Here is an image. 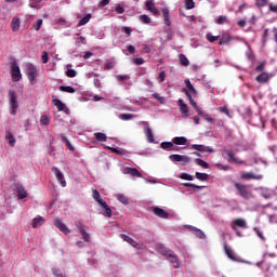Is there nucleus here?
Wrapping results in <instances>:
<instances>
[{
  "label": "nucleus",
  "instance_id": "nucleus-8",
  "mask_svg": "<svg viewBox=\"0 0 277 277\" xmlns=\"http://www.w3.org/2000/svg\"><path fill=\"white\" fill-rule=\"evenodd\" d=\"M193 150H198V153H215V149L211 146H205V145H198V144H193L190 146Z\"/></svg>",
  "mask_w": 277,
  "mask_h": 277
},
{
  "label": "nucleus",
  "instance_id": "nucleus-21",
  "mask_svg": "<svg viewBox=\"0 0 277 277\" xmlns=\"http://www.w3.org/2000/svg\"><path fill=\"white\" fill-rule=\"evenodd\" d=\"M100 207H102V209H104L103 215L105 217H111V215H113L111 208H109V206L107 205V201H104Z\"/></svg>",
  "mask_w": 277,
  "mask_h": 277
},
{
  "label": "nucleus",
  "instance_id": "nucleus-13",
  "mask_svg": "<svg viewBox=\"0 0 277 277\" xmlns=\"http://www.w3.org/2000/svg\"><path fill=\"white\" fill-rule=\"evenodd\" d=\"M120 238L126 241L127 243H129L130 246H132V248H138L140 249V243H137V241H135L133 238L129 237L127 234H121Z\"/></svg>",
  "mask_w": 277,
  "mask_h": 277
},
{
  "label": "nucleus",
  "instance_id": "nucleus-34",
  "mask_svg": "<svg viewBox=\"0 0 277 277\" xmlns=\"http://www.w3.org/2000/svg\"><path fill=\"white\" fill-rule=\"evenodd\" d=\"M58 90H60V92H67V94H75V92H77V90H75V88L64 87V85L58 87Z\"/></svg>",
  "mask_w": 277,
  "mask_h": 277
},
{
  "label": "nucleus",
  "instance_id": "nucleus-57",
  "mask_svg": "<svg viewBox=\"0 0 277 277\" xmlns=\"http://www.w3.org/2000/svg\"><path fill=\"white\" fill-rule=\"evenodd\" d=\"M76 227L78 228L79 233L85 230V225L81 221L76 222Z\"/></svg>",
  "mask_w": 277,
  "mask_h": 277
},
{
  "label": "nucleus",
  "instance_id": "nucleus-30",
  "mask_svg": "<svg viewBox=\"0 0 277 277\" xmlns=\"http://www.w3.org/2000/svg\"><path fill=\"white\" fill-rule=\"evenodd\" d=\"M225 253L232 261H237V256H235V252H233V249L230 247L226 246L224 247Z\"/></svg>",
  "mask_w": 277,
  "mask_h": 277
},
{
  "label": "nucleus",
  "instance_id": "nucleus-63",
  "mask_svg": "<svg viewBox=\"0 0 277 277\" xmlns=\"http://www.w3.org/2000/svg\"><path fill=\"white\" fill-rule=\"evenodd\" d=\"M134 64L136 66H142V64H144V58L142 57L134 58Z\"/></svg>",
  "mask_w": 277,
  "mask_h": 277
},
{
  "label": "nucleus",
  "instance_id": "nucleus-31",
  "mask_svg": "<svg viewBox=\"0 0 277 277\" xmlns=\"http://www.w3.org/2000/svg\"><path fill=\"white\" fill-rule=\"evenodd\" d=\"M145 135H146L147 142H149V144H153V142H155V135L153 134V129L150 127L147 128Z\"/></svg>",
  "mask_w": 277,
  "mask_h": 277
},
{
  "label": "nucleus",
  "instance_id": "nucleus-17",
  "mask_svg": "<svg viewBox=\"0 0 277 277\" xmlns=\"http://www.w3.org/2000/svg\"><path fill=\"white\" fill-rule=\"evenodd\" d=\"M145 5L147 10L151 12V14H154V16H157V14H159V10H157V8L155 6V2H153V0H147Z\"/></svg>",
  "mask_w": 277,
  "mask_h": 277
},
{
  "label": "nucleus",
  "instance_id": "nucleus-52",
  "mask_svg": "<svg viewBox=\"0 0 277 277\" xmlns=\"http://www.w3.org/2000/svg\"><path fill=\"white\" fill-rule=\"evenodd\" d=\"M140 21H141V23H144L145 25H149L150 17L148 15H141Z\"/></svg>",
  "mask_w": 277,
  "mask_h": 277
},
{
  "label": "nucleus",
  "instance_id": "nucleus-64",
  "mask_svg": "<svg viewBox=\"0 0 277 277\" xmlns=\"http://www.w3.org/2000/svg\"><path fill=\"white\" fill-rule=\"evenodd\" d=\"M115 12H117V14H124V8L117 5L115 8Z\"/></svg>",
  "mask_w": 277,
  "mask_h": 277
},
{
  "label": "nucleus",
  "instance_id": "nucleus-33",
  "mask_svg": "<svg viewBox=\"0 0 277 277\" xmlns=\"http://www.w3.org/2000/svg\"><path fill=\"white\" fill-rule=\"evenodd\" d=\"M160 148H162V150H172V148H174V143L173 142H162L160 144Z\"/></svg>",
  "mask_w": 277,
  "mask_h": 277
},
{
  "label": "nucleus",
  "instance_id": "nucleus-55",
  "mask_svg": "<svg viewBox=\"0 0 277 277\" xmlns=\"http://www.w3.org/2000/svg\"><path fill=\"white\" fill-rule=\"evenodd\" d=\"M227 22H228V17H226V16H220V17L215 21L216 25H224V23H227Z\"/></svg>",
  "mask_w": 277,
  "mask_h": 277
},
{
  "label": "nucleus",
  "instance_id": "nucleus-14",
  "mask_svg": "<svg viewBox=\"0 0 277 277\" xmlns=\"http://www.w3.org/2000/svg\"><path fill=\"white\" fill-rule=\"evenodd\" d=\"M188 230H190V233L193 235H195L196 237H198V239H205L206 235L205 232H202L201 229L194 227L192 225L188 226Z\"/></svg>",
  "mask_w": 277,
  "mask_h": 277
},
{
  "label": "nucleus",
  "instance_id": "nucleus-47",
  "mask_svg": "<svg viewBox=\"0 0 277 277\" xmlns=\"http://www.w3.org/2000/svg\"><path fill=\"white\" fill-rule=\"evenodd\" d=\"M52 274L54 277H64V273H62V269H60L58 267H53Z\"/></svg>",
  "mask_w": 277,
  "mask_h": 277
},
{
  "label": "nucleus",
  "instance_id": "nucleus-42",
  "mask_svg": "<svg viewBox=\"0 0 277 277\" xmlns=\"http://www.w3.org/2000/svg\"><path fill=\"white\" fill-rule=\"evenodd\" d=\"M228 42H230V37L228 35H222L219 44H228Z\"/></svg>",
  "mask_w": 277,
  "mask_h": 277
},
{
  "label": "nucleus",
  "instance_id": "nucleus-51",
  "mask_svg": "<svg viewBox=\"0 0 277 277\" xmlns=\"http://www.w3.org/2000/svg\"><path fill=\"white\" fill-rule=\"evenodd\" d=\"M42 28V18L37 19V22L34 24V29L36 31H40V29Z\"/></svg>",
  "mask_w": 277,
  "mask_h": 277
},
{
  "label": "nucleus",
  "instance_id": "nucleus-36",
  "mask_svg": "<svg viewBox=\"0 0 277 277\" xmlns=\"http://www.w3.org/2000/svg\"><path fill=\"white\" fill-rule=\"evenodd\" d=\"M247 57L249 62H251V66H254V62L256 60V56L254 55V52L249 48V51L247 52Z\"/></svg>",
  "mask_w": 277,
  "mask_h": 277
},
{
  "label": "nucleus",
  "instance_id": "nucleus-15",
  "mask_svg": "<svg viewBox=\"0 0 277 277\" xmlns=\"http://www.w3.org/2000/svg\"><path fill=\"white\" fill-rule=\"evenodd\" d=\"M243 179L247 181H261L263 179L262 174H254L252 172H247L243 174Z\"/></svg>",
  "mask_w": 277,
  "mask_h": 277
},
{
  "label": "nucleus",
  "instance_id": "nucleus-20",
  "mask_svg": "<svg viewBox=\"0 0 277 277\" xmlns=\"http://www.w3.org/2000/svg\"><path fill=\"white\" fill-rule=\"evenodd\" d=\"M172 143L176 144V146H185L187 144V137L185 136H175L172 138Z\"/></svg>",
  "mask_w": 277,
  "mask_h": 277
},
{
  "label": "nucleus",
  "instance_id": "nucleus-7",
  "mask_svg": "<svg viewBox=\"0 0 277 277\" xmlns=\"http://www.w3.org/2000/svg\"><path fill=\"white\" fill-rule=\"evenodd\" d=\"M52 172L55 174L58 183H61V187H66V179H64V173H62L57 167H53Z\"/></svg>",
  "mask_w": 277,
  "mask_h": 277
},
{
  "label": "nucleus",
  "instance_id": "nucleus-5",
  "mask_svg": "<svg viewBox=\"0 0 277 277\" xmlns=\"http://www.w3.org/2000/svg\"><path fill=\"white\" fill-rule=\"evenodd\" d=\"M15 192L17 194L18 200H25L27 198V190H25V186L21 182H17L15 185Z\"/></svg>",
  "mask_w": 277,
  "mask_h": 277
},
{
  "label": "nucleus",
  "instance_id": "nucleus-43",
  "mask_svg": "<svg viewBox=\"0 0 277 277\" xmlns=\"http://www.w3.org/2000/svg\"><path fill=\"white\" fill-rule=\"evenodd\" d=\"M206 39L208 40V42H215L220 40V36H213L211 32H208L206 35Z\"/></svg>",
  "mask_w": 277,
  "mask_h": 277
},
{
  "label": "nucleus",
  "instance_id": "nucleus-16",
  "mask_svg": "<svg viewBox=\"0 0 277 277\" xmlns=\"http://www.w3.org/2000/svg\"><path fill=\"white\" fill-rule=\"evenodd\" d=\"M233 229L237 233L238 237H241V234L238 232V228H243V220L237 219L233 222Z\"/></svg>",
  "mask_w": 277,
  "mask_h": 277
},
{
  "label": "nucleus",
  "instance_id": "nucleus-44",
  "mask_svg": "<svg viewBox=\"0 0 277 277\" xmlns=\"http://www.w3.org/2000/svg\"><path fill=\"white\" fill-rule=\"evenodd\" d=\"M201 118H203V120H206V122H209L210 124H213L215 122V119L211 118L209 116V114H205V113H201Z\"/></svg>",
  "mask_w": 277,
  "mask_h": 277
},
{
  "label": "nucleus",
  "instance_id": "nucleus-48",
  "mask_svg": "<svg viewBox=\"0 0 277 277\" xmlns=\"http://www.w3.org/2000/svg\"><path fill=\"white\" fill-rule=\"evenodd\" d=\"M180 179L183 181H194V176L185 172L180 173Z\"/></svg>",
  "mask_w": 277,
  "mask_h": 277
},
{
  "label": "nucleus",
  "instance_id": "nucleus-25",
  "mask_svg": "<svg viewBox=\"0 0 277 277\" xmlns=\"http://www.w3.org/2000/svg\"><path fill=\"white\" fill-rule=\"evenodd\" d=\"M92 198L100 206L105 202V200H103V198H101V193H98V190H96V189H92Z\"/></svg>",
  "mask_w": 277,
  "mask_h": 277
},
{
  "label": "nucleus",
  "instance_id": "nucleus-41",
  "mask_svg": "<svg viewBox=\"0 0 277 277\" xmlns=\"http://www.w3.org/2000/svg\"><path fill=\"white\" fill-rule=\"evenodd\" d=\"M195 163H197V166H200L201 168H205L206 170L209 169V164L207 163V161L200 158H196Z\"/></svg>",
  "mask_w": 277,
  "mask_h": 277
},
{
  "label": "nucleus",
  "instance_id": "nucleus-62",
  "mask_svg": "<svg viewBox=\"0 0 277 277\" xmlns=\"http://www.w3.org/2000/svg\"><path fill=\"white\" fill-rule=\"evenodd\" d=\"M106 5H109V0H102L98 3V8H101V10H103V8H105Z\"/></svg>",
  "mask_w": 277,
  "mask_h": 277
},
{
  "label": "nucleus",
  "instance_id": "nucleus-61",
  "mask_svg": "<svg viewBox=\"0 0 277 277\" xmlns=\"http://www.w3.org/2000/svg\"><path fill=\"white\" fill-rule=\"evenodd\" d=\"M116 79H117V81H127L128 79H131V77H129V76H122V75H118V76H116Z\"/></svg>",
  "mask_w": 277,
  "mask_h": 277
},
{
  "label": "nucleus",
  "instance_id": "nucleus-4",
  "mask_svg": "<svg viewBox=\"0 0 277 277\" xmlns=\"http://www.w3.org/2000/svg\"><path fill=\"white\" fill-rule=\"evenodd\" d=\"M170 161H173V163H182V166H185L192 161V158L187 155H179L173 154L169 156Z\"/></svg>",
  "mask_w": 277,
  "mask_h": 277
},
{
  "label": "nucleus",
  "instance_id": "nucleus-19",
  "mask_svg": "<svg viewBox=\"0 0 277 277\" xmlns=\"http://www.w3.org/2000/svg\"><path fill=\"white\" fill-rule=\"evenodd\" d=\"M255 81H258V83H267V81H269V74L267 71L260 74L255 78Z\"/></svg>",
  "mask_w": 277,
  "mask_h": 277
},
{
  "label": "nucleus",
  "instance_id": "nucleus-6",
  "mask_svg": "<svg viewBox=\"0 0 277 277\" xmlns=\"http://www.w3.org/2000/svg\"><path fill=\"white\" fill-rule=\"evenodd\" d=\"M183 92L186 94L192 107L197 111L198 116H202V110L200 109V107H198V104H196L194 97H192V93H189L187 89H183Z\"/></svg>",
  "mask_w": 277,
  "mask_h": 277
},
{
  "label": "nucleus",
  "instance_id": "nucleus-28",
  "mask_svg": "<svg viewBox=\"0 0 277 277\" xmlns=\"http://www.w3.org/2000/svg\"><path fill=\"white\" fill-rule=\"evenodd\" d=\"M44 224V217L38 216L32 220V228H40Z\"/></svg>",
  "mask_w": 277,
  "mask_h": 277
},
{
  "label": "nucleus",
  "instance_id": "nucleus-40",
  "mask_svg": "<svg viewBox=\"0 0 277 277\" xmlns=\"http://www.w3.org/2000/svg\"><path fill=\"white\" fill-rule=\"evenodd\" d=\"M180 63L182 66H189V60L185 54H180Z\"/></svg>",
  "mask_w": 277,
  "mask_h": 277
},
{
  "label": "nucleus",
  "instance_id": "nucleus-37",
  "mask_svg": "<svg viewBox=\"0 0 277 277\" xmlns=\"http://www.w3.org/2000/svg\"><path fill=\"white\" fill-rule=\"evenodd\" d=\"M195 176L198 181H209V174L196 172Z\"/></svg>",
  "mask_w": 277,
  "mask_h": 277
},
{
  "label": "nucleus",
  "instance_id": "nucleus-10",
  "mask_svg": "<svg viewBox=\"0 0 277 277\" xmlns=\"http://www.w3.org/2000/svg\"><path fill=\"white\" fill-rule=\"evenodd\" d=\"M54 226H56V228L64 235L70 234V228H68V226H66L60 219L54 220Z\"/></svg>",
  "mask_w": 277,
  "mask_h": 277
},
{
  "label": "nucleus",
  "instance_id": "nucleus-1",
  "mask_svg": "<svg viewBox=\"0 0 277 277\" xmlns=\"http://www.w3.org/2000/svg\"><path fill=\"white\" fill-rule=\"evenodd\" d=\"M39 72H40V70L38 69V67H36V65H34L31 63H27L26 76L31 85H36V83H38Z\"/></svg>",
  "mask_w": 277,
  "mask_h": 277
},
{
  "label": "nucleus",
  "instance_id": "nucleus-60",
  "mask_svg": "<svg viewBox=\"0 0 277 277\" xmlns=\"http://www.w3.org/2000/svg\"><path fill=\"white\" fill-rule=\"evenodd\" d=\"M158 81H159V83H163V81H166V71L164 70L159 72Z\"/></svg>",
  "mask_w": 277,
  "mask_h": 277
},
{
  "label": "nucleus",
  "instance_id": "nucleus-9",
  "mask_svg": "<svg viewBox=\"0 0 277 277\" xmlns=\"http://www.w3.org/2000/svg\"><path fill=\"white\" fill-rule=\"evenodd\" d=\"M224 154L226 155L227 161L229 163H238V164L243 163L242 160H239V158L235 157V153L233 150L227 149V150L224 151Z\"/></svg>",
  "mask_w": 277,
  "mask_h": 277
},
{
  "label": "nucleus",
  "instance_id": "nucleus-11",
  "mask_svg": "<svg viewBox=\"0 0 277 277\" xmlns=\"http://www.w3.org/2000/svg\"><path fill=\"white\" fill-rule=\"evenodd\" d=\"M153 213L157 215V217H161L162 220H168L170 217V213L166 212V210L159 207H153Z\"/></svg>",
  "mask_w": 277,
  "mask_h": 277
},
{
  "label": "nucleus",
  "instance_id": "nucleus-59",
  "mask_svg": "<svg viewBox=\"0 0 277 277\" xmlns=\"http://www.w3.org/2000/svg\"><path fill=\"white\" fill-rule=\"evenodd\" d=\"M120 120H131L133 118V115L131 114H121L119 115Z\"/></svg>",
  "mask_w": 277,
  "mask_h": 277
},
{
  "label": "nucleus",
  "instance_id": "nucleus-24",
  "mask_svg": "<svg viewBox=\"0 0 277 277\" xmlns=\"http://www.w3.org/2000/svg\"><path fill=\"white\" fill-rule=\"evenodd\" d=\"M177 104H179L181 114H189V107L186 105L185 101L180 98L177 101Z\"/></svg>",
  "mask_w": 277,
  "mask_h": 277
},
{
  "label": "nucleus",
  "instance_id": "nucleus-35",
  "mask_svg": "<svg viewBox=\"0 0 277 277\" xmlns=\"http://www.w3.org/2000/svg\"><path fill=\"white\" fill-rule=\"evenodd\" d=\"M90 18H92V14H87L84 17H82L79 23H78V27H81L83 25H88V23H90Z\"/></svg>",
  "mask_w": 277,
  "mask_h": 277
},
{
  "label": "nucleus",
  "instance_id": "nucleus-3",
  "mask_svg": "<svg viewBox=\"0 0 277 277\" xmlns=\"http://www.w3.org/2000/svg\"><path fill=\"white\" fill-rule=\"evenodd\" d=\"M9 105L12 108L11 115L16 116V109H18V96H16V92L10 90L8 93Z\"/></svg>",
  "mask_w": 277,
  "mask_h": 277
},
{
  "label": "nucleus",
  "instance_id": "nucleus-39",
  "mask_svg": "<svg viewBox=\"0 0 277 277\" xmlns=\"http://www.w3.org/2000/svg\"><path fill=\"white\" fill-rule=\"evenodd\" d=\"M80 235H81L83 241H85L87 243H90V241H92L90 234L88 232H85V229L80 232Z\"/></svg>",
  "mask_w": 277,
  "mask_h": 277
},
{
  "label": "nucleus",
  "instance_id": "nucleus-58",
  "mask_svg": "<svg viewBox=\"0 0 277 277\" xmlns=\"http://www.w3.org/2000/svg\"><path fill=\"white\" fill-rule=\"evenodd\" d=\"M41 60H42L43 64H49V53L43 51L42 54H41Z\"/></svg>",
  "mask_w": 277,
  "mask_h": 277
},
{
  "label": "nucleus",
  "instance_id": "nucleus-18",
  "mask_svg": "<svg viewBox=\"0 0 277 277\" xmlns=\"http://www.w3.org/2000/svg\"><path fill=\"white\" fill-rule=\"evenodd\" d=\"M5 140H6L8 144H9V146L14 148V146L16 144V138L14 137V134H12V132L5 131Z\"/></svg>",
  "mask_w": 277,
  "mask_h": 277
},
{
  "label": "nucleus",
  "instance_id": "nucleus-32",
  "mask_svg": "<svg viewBox=\"0 0 277 277\" xmlns=\"http://www.w3.org/2000/svg\"><path fill=\"white\" fill-rule=\"evenodd\" d=\"M94 137L97 140V142H107V134L103 132H95Z\"/></svg>",
  "mask_w": 277,
  "mask_h": 277
},
{
  "label": "nucleus",
  "instance_id": "nucleus-29",
  "mask_svg": "<svg viewBox=\"0 0 277 277\" xmlns=\"http://www.w3.org/2000/svg\"><path fill=\"white\" fill-rule=\"evenodd\" d=\"M11 27L13 31H18V29H21V19H18V17H13L11 22Z\"/></svg>",
  "mask_w": 277,
  "mask_h": 277
},
{
  "label": "nucleus",
  "instance_id": "nucleus-38",
  "mask_svg": "<svg viewBox=\"0 0 277 277\" xmlns=\"http://www.w3.org/2000/svg\"><path fill=\"white\" fill-rule=\"evenodd\" d=\"M116 198L119 200V202H121V205H129V198H127V196L123 194H118Z\"/></svg>",
  "mask_w": 277,
  "mask_h": 277
},
{
  "label": "nucleus",
  "instance_id": "nucleus-2",
  "mask_svg": "<svg viewBox=\"0 0 277 277\" xmlns=\"http://www.w3.org/2000/svg\"><path fill=\"white\" fill-rule=\"evenodd\" d=\"M11 79L15 83L18 82L21 79H23V74L21 72V67L18 66V63L16 61L11 62Z\"/></svg>",
  "mask_w": 277,
  "mask_h": 277
},
{
  "label": "nucleus",
  "instance_id": "nucleus-53",
  "mask_svg": "<svg viewBox=\"0 0 277 277\" xmlns=\"http://www.w3.org/2000/svg\"><path fill=\"white\" fill-rule=\"evenodd\" d=\"M195 3L194 0H185L186 10H194Z\"/></svg>",
  "mask_w": 277,
  "mask_h": 277
},
{
  "label": "nucleus",
  "instance_id": "nucleus-46",
  "mask_svg": "<svg viewBox=\"0 0 277 277\" xmlns=\"http://www.w3.org/2000/svg\"><path fill=\"white\" fill-rule=\"evenodd\" d=\"M51 122V118H49V116L43 115L40 118V123L43 124L44 127L49 126V123Z\"/></svg>",
  "mask_w": 277,
  "mask_h": 277
},
{
  "label": "nucleus",
  "instance_id": "nucleus-56",
  "mask_svg": "<svg viewBox=\"0 0 277 277\" xmlns=\"http://www.w3.org/2000/svg\"><path fill=\"white\" fill-rule=\"evenodd\" d=\"M266 62L264 61V62H262L260 65H258L256 67H255V70L258 71V72H263L264 70H265V66H266Z\"/></svg>",
  "mask_w": 277,
  "mask_h": 277
},
{
  "label": "nucleus",
  "instance_id": "nucleus-54",
  "mask_svg": "<svg viewBox=\"0 0 277 277\" xmlns=\"http://www.w3.org/2000/svg\"><path fill=\"white\" fill-rule=\"evenodd\" d=\"M183 185H184V187H192L193 189H195V192L198 190V189H202V186H198V185L193 184V183H184Z\"/></svg>",
  "mask_w": 277,
  "mask_h": 277
},
{
  "label": "nucleus",
  "instance_id": "nucleus-45",
  "mask_svg": "<svg viewBox=\"0 0 277 277\" xmlns=\"http://www.w3.org/2000/svg\"><path fill=\"white\" fill-rule=\"evenodd\" d=\"M151 96H153V98L158 101V103H160L161 105H163V103H166V97L161 96L159 93H153Z\"/></svg>",
  "mask_w": 277,
  "mask_h": 277
},
{
  "label": "nucleus",
  "instance_id": "nucleus-22",
  "mask_svg": "<svg viewBox=\"0 0 277 277\" xmlns=\"http://www.w3.org/2000/svg\"><path fill=\"white\" fill-rule=\"evenodd\" d=\"M126 172L127 174H130V176H136V179H142V173L135 168H127Z\"/></svg>",
  "mask_w": 277,
  "mask_h": 277
},
{
  "label": "nucleus",
  "instance_id": "nucleus-49",
  "mask_svg": "<svg viewBox=\"0 0 277 277\" xmlns=\"http://www.w3.org/2000/svg\"><path fill=\"white\" fill-rule=\"evenodd\" d=\"M169 260L171 263H173V267H179V259L176 255L169 254Z\"/></svg>",
  "mask_w": 277,
  "mask_h": 277
},
{
  "label": "nucleus",
  "instance_id": "nucleus-27",
  "mask_svg": "<svg viewBox=\"0 0 277 277\" xmlns=\"http://www.w3.org/2000/svg\"><path fill=\"white\" fill-rule=\"evenodd\" d=\"M53 105L58 109V111H64L66 109V104H64L61 100L54 98L52 101Z\"/></svg>",
  "mask_w": 277,
  "mask_h": 277
},
{
  "label": "nucleus",
  "instance_id": "nucleus-50",
  "mask_svg": "<svg viewBox=\"0 0 277 277\" xmlns=\"http://www.w3.org/2000/svg\"><path fill=\"white\" fill-rule=\"evenodd\" d=\"M66 77H69L70 79H75V77H77V70L68 68L66 71Z\"/></svg>",
  "mask_w": 277,
  "mask_h": 277
},
{
  "label": "nucleus",
  "instance_id": "nucleus-23",
  "mask_svg": "<svg viewBox=\"0 0 277 277\" xmlns=\"http://www.w3.org/2000/svg\"><path fill=\"white\" fill-rule=\"evenodd\" d=\"M162 16L164 18V25H167V27H170V25H172V22H170V10H168V8L162 9Z\"/></svg>",
  "mask_w": 277,
  "mask_h": 277
},
{
  "label": "nucleus",
  "instance_id": "nucleus-12",
  "mask_svg": "<svg viewBox=\"0 0 277 277\" xmlns=\"http://www.w3.org/2000/svg\"><path fill=\"white\" fill-rule=\"evenodd\" d=\"M184 83L187 88L186 92H189L192 97L196 98V96H198V91L196 90V88H194V84H192V81H189V79H186L184 80Z\"/></svg>",
  "mask_w": 277,
  "mask_h": 277
},
{
  "label": "nucleus",
  "instance_id": "nucleus-26",
  "mask_svg": "<svg viewBox=\"0 0 277 277\" xmlns=\"http://www.w3.org/2000/svg\"><path fill=\"white\" fill-rule=\"evenodd\" d=\"M61 140L65 143V146L68 148V150L75 151V146H72L68 137H66V134H61Z\"/></svg>",
  "mask_w": 277,
  "mask_h": 277
}]
</instances>
